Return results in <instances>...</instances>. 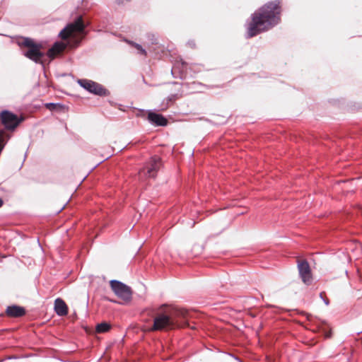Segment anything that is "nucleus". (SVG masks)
I'll return each instance as SVG.
<instances>
[{"mask_svg":"<svg viewBox=\"0 0 362 362\" xmlns=\"http://www.w3.org/2000/svg\"><path fill=\"white\" fill-rule=\"evenodd\" d=\"M4 204V202L3 200L0 198V207L3 205Z\"/></svg>","mask_w":362,"mask_h":362,"instance_id":"aec40b11","label":"nucleus"},{"mask_svg":"<svg viewBox=\"0 0 362 362\" xmlns=\"http://www.w3.org/2000/svg\"><path fill=\"white\" fill-rule=\"evenodd\" d=\"M110 329V325L107 322L98 324L96 327V331L99 333L106 332Z\"/></svg>","mask_w":362,"mask_h":362,"instance_id":"4468645a","label":"nucleus"},{"mask_svg":"<svg viewBox=\"0 0 362 362\" xmlns=\"http://www.w3.org/2000/svg\"><path fill=\"white\" fill-rule=\"evenodd\" d=\"M0 119L5 129L8 130L15 129L21 122L16 115L8 110H4L1 112Z\"/></svg>","mask_w":362,"mask_h":362,"instance_id":"6e6552de","label":"nucleus"},{"mask_svg":"<svg viewBox=\"0 0 362 362\" xmlns=\"http://www.w3.org/2000/svg\"><path fill=\"white\" fill-rule=\"evenodd\" d=\"M78 84L90 93L100 96H105L108 94V91L98 83L88 79H78Z\"/></svg>","mask_w":362,"mask_h":362,"instance_id":"0eeeda50","label":"nucleus"},{"mask_svg":"<svg viewBox=\"0 0 362 362\" xmlns=\"http://www.w3.org/2000/svg\"><path fill=\"white\" fill-rule=\"evenodd\" d=\"M46 107L49 109V110H54L55 108V107L57 106V104L55 103H47L46 105Z\"/></svg>","mask_w":362,"mask_h":362,"instance_id":"dca6fc26","label":"nucleus"},{"mask_svg":"<svg viewBox=\"0 0 362 362\" xmlns=\"http://www.w3.org/2000/svg\"><path fill=\"white\" fill-rule=\"evenodd\" d=\"M25 310L24 308L18 305L8 306L6 310V314L11 317H20L25 315Z\"/></svg>","mask_w":362,"mask_h":362,"instance_id":"9b49d317","label":"nucleus"},{"mask_svg":"<svg viewBox=\"0 0 362 362\" xmlns=\"http://www.w3.org/2000/svg\"><path fill=\"white\" fill-rule=\"evenodd\" d=\"M298 270L302 281L307 286L313 282V275L308 262L306 260H298Z\"/></svg>","mask_w":362,"mask_h":362,"instance_id":"1a4fd4ad","label":"nucleus"},{"mask_svg":"<svg viewBox=\"0 0 362 362\" xmlns=\"http://www.w3.org/2000/svg\"><path fill=\"white\" fill-rule=\"evenodd\" d=\"M323 300H324L325 303L327 305H328L329 304V300H327V299H323Z\"/></svg>","mask_w":362,"mask_h":362,"instance_id":"a211bd4d","label":"nucleus"},{"mask_svg":"<svg viewBox=\"0 0 362 362\" xmlns=\"http://www.w3.org/2000/svg\"><path fill=\"white\" fill-rule=\"evenodd\" d=\"M118 1H119V4H122L124 1H129V0H118Z\"/></svg>","mask_w":362,"mask_h":362,"instance_id":"6ab92c4d","label":"nucleus"},{"mask_svg":"<svg viewBox=\"0 0 362 362\" xmlns=\"http://www.w3.org/2000/svg\"><path fill=\"white\" fill-rule=\"evenodd\" d=\"M161 166V160L159 157H152L145 165V166L139 170L140 177H155L157 172Z\"/></svg>","mask_w":362,"mask_h":362,"instance_id":"423d86ee","label":"nucleus"},{"mask_svg":"<svg viewBox=\"0 0 362 362\" xmlns=\"http://www.w3.org/2000/svg\"><path fill=\"white\" fill-rule=\"evenodd\" d=\"M128 43L134 47L138 50L139 54L146 56V51L141 47V45L132 41H128Z\"/></svg>","mask_w":362,"mask_h":362,"instance_id":"2eb2a0df","label":"nucleus"},{"mask_svg":"<svg viewBox=\"0 0 362 362\" xmlns=\"http://www.w3.org/2000/svg\"><path fill=\"white\" fill-rule=\"evenodd\" d=\"M66 46L67 44L62 42H55L48 50L47 56L51 59H54L57 54L63 52L66 49Z\"/></svg>","mask_w":362,"mask_h":362,"instance_id":"f8f14e48","label":"nucleus"},{"mask_svg":"<svg viewBox=\"0 0 362 362\" xmlns=\"http://www.w3.org/2000/svg\"><path fill=\"white\" fill-rule=\"evenodd\" d=\"M279 3L269 2L255 12L247 28V37L268 30L280 21Z\"/></svg>","mask_w":362,"mask_h":362,"instance_id":"f03ea898","label":"nucleus"},{"mask_svg":"<svg viewBox=\"0 0 362 362\" xmlns=\"http://www.w3.org/2000/svg\"><path fill=\"white\" fill-rule=\"evenodd\" d=\"M110 287L115 294L125 302H129L132 299V291L129 286L117 280H111Z\"/></svg>","mask_w":362,"mask_h":362,"instance_id":"39448f33","label":"nucleus"},{"mask_svg":"<svg viewBox=\"0 0 362 362\" xmlns=\"http://www.w3.org/2000/svg\"><path fill=\"white\" fill-rule=\"evenodd\" d=\"M148 121L156 126H165L168 120L161 115L155 112H149L148 115Z\"/></svg>","mask_w":362,"mask_h":362,"instance_id":"9d476101","label":"nucleus"},{"mask_svg":"<svg viewBox=\"0 0 362 362\" xmlns=\"http://www.w3.org/2000/svg\"><path fill=\"white\" fill-rule=\"evenodd\" d=\"M85 28L86 25L82 16H78L74 22L67 24V25L59 32V37L62 40H66L69 37L76 39L78 35H86Z\"/></svg>","mask_w":362,"mask_h":362,"instance_id":"20e7f679","label":"nucleus"},{"mask_svg":"<svg viewBox=\"0 0 362 362\" xmlns=\"http://www.w3.org/2000/svg\"><path fill=\"white\" fill-rule=\"evenodd\" d=\"M54 310L59 316L66 315L68 308L65 302L61 298H57L54 301Z\"/></svg>","mask_w":362,"mask_h":362,"instance_id":"ddd939ff","label":"nucleus"},{"mask_svg":"<svg viewBox=\"0 0 362 362\" xmlns=\"http://www.w3.org/2000/svg\"><path fill=\"white\" fill-rule=\"evenodd\" d=\"M144 313H146L149 316L156 315L153 319V325L149 329L151 332L168 331L184 327L188 325L186 320L188 315L187 310L169 307L165 304L161 305L158 308H148Z\"/></svg>","mask_w":362,"mask_h":362,"instance_id":"f257e3e1","label":"nucleus"},{"mask_svg":"<svg viewBox=\"0 0 362 362\" xmlns=\"http://www.w3.org/2000/svg\"><path fill=\"white\" fill-rule=\"evenodd\" d=\"M175 100V95H171L170 97L168 98V100L170 101H173Z\"/></svg>","mask_w":362,"mask_h":362,"instance_id":"f3484780","label":"nucleus"},{"mask_svg":"<svg viewBox=\"0 0 362 362\" xmlns=\"http://www.w3.org/2000/svg\"><path fill=\"white\" fill-rule=\"evenodd\" d=\"M327 338H329L331 337V334L329 333V334H327L326 336H325Z\"/></svg>","mask_w":362,"mask_h":362,"instance_id":"412c9836","label":"nucleus"},{"mask_svg":"<svg viewBox=\"0 0 362 362\" xmlns=\"http://www.w3.org/2000/svg\"><path fill=\"white\" fill-rule=\"evenodd\" d=\"M320 297L322 298V293H320Z\"/></svg>","mask_w":362,"mask_h":362,"instance_id":"4be33fe9","label":"nucleus"},{"mask_svg":"<svg viewBox=\"0 0 362 362\" xmlns=\"http://www.w3.org/2000/svg\"><path fill=\"white\" fill-rule=\"evenodd\" d=\"M18 44L21 47H27V50L24 51L23 54L29 59L35 62V63L42 64V58L45 54L40 51L42 45L35 43L33 40L29 37H23Z\"/></svg>","mask_w":362,"mask_h":362,"instance_id":"7ed1b4c3","label":"nucleus"}]
</instances>
